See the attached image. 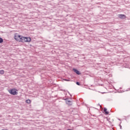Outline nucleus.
<instances>
[{"label":"nucleus","mask_w":130,"mask_h":130,"mask_svg":"<svg viewBox=\"0 0 130 130\" xmlns=\"http://www.w3.org/2000/svg\"><path fill=\"white\" fill-rule=\"evenodd\" d=\"M31 38L25 37L24 38V42H30Z\"/></svg>","instance_id":"20e7f679"},{"label":"nucleus","mask_w":130,"mask_h":130,"mask_svg":"<svg viewBox=\"0 0 130 130\" xmlns=\"http://www.w3.org/2000/svg\"><path fill=\"white\" fill-rule=\"evenodd\" d=\"M76 84H77L78 86H80V85H81V84L79 82H76Z\"/></svg>","instance_id":"9b49d317"},{"label":"nucleus","mask_w":130,"mask_h":130,"mask_svg":"<svg viewBox=\"0 0 130 130\" xmlns=\"http://www.w3.org/2000/svg\"><path fill=\"white\" fill-rule=\"evenodd\" d=\"M3 42H4V40L0 37V43H3Z\"/></svg>","instance_id":"9d476101"},{"label":"nucleus","mask_w":130,"mask_h":130,"mask_svg":"<svg viewBox=\"0 0 130 130\" xmlns=\"http://www.w3.org/2000/svg\"><path fill=\"white\" fill-rule=\"evenodd\" d=\"M17 91L18 90L14 88V89L9 90L8 92H9V93L11 95H18V92H17Z\"/></svg>","instance_id":"f03ea898"},{"label":"nucleus","mask_w":130,"mask_h":130,"mask_svg":"<svg viewBox=\"0 0 130 130\" xmlns=\"http://www.w3.org/2000/svg\"><path fill=\"white\" fill-rule=\"evenodd\" d=\"M66 103H67V104H68V105H70V106H71L72 105V101L69 100L68 99H66Z\"/></svg>","instance_id":"423d86ee"},{"label":"nucleus","mask_w":130,"mask_h":130,"mask_svg":"<svg viewBox=\"0 0 130 130\" xmlns=\"http://www.w3.org/2000/svg\"><path fill=\"white\" fill-rule=\"evenodd\" d=\"M104 111L106 113V114H108L109 113H108V112H107V109L104 108Z\"/></svg>","instance_id":"6e6552de"},{"label":"nucleus","mask_w":130,"mask_h":130,"mask_svg":"<svg viewBox=\"0 0 130 130\" xmlns=\"http://www.w3.org/2000/svg\"><path fill=\"white\" fill-rule=\"evenodd\" d=\"M118 16L119 19H125V18H126V16L124 14H119Z\"/></svg>","instance_id":"7ed1b4c3"},{"label":"nucleus","mask_w":130,"mask_h":130,"mask_svg":"<svg viewBox=\"0 0 130 130\" xmlns=\"http://www.w3.org/2000/svg\"><path fill=\"white\" fill-rule=\"evenodd\" d=\"M25 102L26 103H27V104H30V103H31V100H26Z\"/></svg>","instance_id":"0eeeda50"},{"label":"nucleus","mask_w":130,"mask_h":130,"mask_svg":"<svg viewBox=\"0 0 130 130\" xmlns=\"http://www.w3.org/2000/svg\"><path fill=\"white\" fill-rule=\"evenodd\" d=\"M0 74L1 75H4V74H5V71L4 70L0 71Z\"/></svg>","instance_id":"1a4fd4ad"},{"label":"nucleus","mask_w":130,"mask_h":130,"mask_svg":"<svg viewBox=\"0 0 130 130\" xmlns=\"http://www.w3.org/2000/svg\"><path fill=\"white\" fill-rule=\"evenodd\" d=\"M73 72H74V73H76L77 75H81V73H80V71H79L78 70L74 68L73 69Z\"/></svg>","instance_id":"39448f33"},{"label":"nucleus","mask_w":130,"mask_h":130,"mask_svg":"<svg viewBox=\"0 0 130 130\" xmlns=\"http://www.w3.org/2000/svg\"><path fill=\"white\" fill-rule=\"evenodd\" d=\"M64 81H70V80H68V79H64Z\"/></svg>","instance_id":"f8f14e48"},{"label":"nucleus","mask_w":130,"mask_h":130,"mask_svg":"<svg viewBox=\"0 0 130 130\" xmlns=\"http://www.w3.org/2000/svg\"><path fill=\"white\" fill-rule=\"evenodd\" d=\"M14 39H15L16 41H19V42H25V37L18 34L15 35Z\"/></svg>","instance_id":"f257e3e1"}]
</instances>
